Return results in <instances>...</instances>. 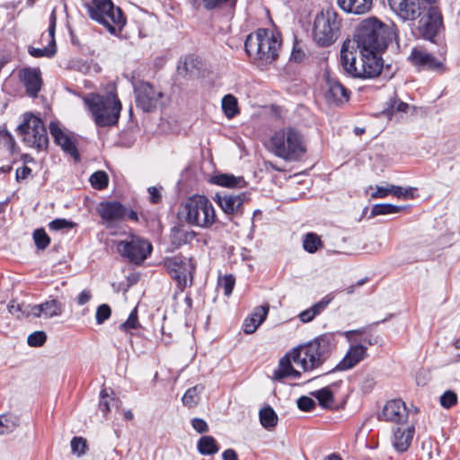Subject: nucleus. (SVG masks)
<instances>
[{
    "instance_id": "0e129e2a",
    "label": "nucleus",
    "mask_w": 460,
    "mask_h": 460,
    "mask_svg": "<svg viewBox=\"0 0 460 460\" xmlns=\"http://www.w3.org/2000/svg\"><path fill=\"white\" fill-rule=\"evenodd\" d=\"M324 460H342L339 455L332 454L324 458Z\"/></svg>"
},
{
    "instance_id": "4d7b16f0",
    "label": "nucleus",
    "mask_w": 460,
    "mask_h": 460,
    "mask_svg": "<svg viewBox=\"0 0 460 460\" xmlns=\"http://www.w3.org/2000/svg\"><path fill=\"white\" fill-rule=\"evenodd\" d=\"M149 199L152 203H158L161 200L160 190L155 187L148 188Z\"/></svg>"
},
{
    "instance_id": "a211bd4d",
    "label": "nucleus",
    "mask_w": 460,
    "mask_h": 460,
    "mask_svg": "<svg viewBox=\"0 0 460 460\" xmlns=\"http://www.w3.org/2000/svg\"><path fill=\"white\" fill-rule=\"evenodd\" d=\"M415 435L414 424L399 425L393 430L391 438L394 448L400 453L405 452L410 447Z\"/></svg>"
},
{
    "instance_id": "5701e85b",
    "label": "nucleus",
    "mask_w": 460,
    "mask_h": 460,
    "mask_svg": "<svg viewBox=\"0 0 460 460\" xmlns=\"http://www.w3.org/2000/svg\"><path fill=\"white\" fill-rule=\"evenodd\" d=\"M49 131L57 145L60 146L66 153L69 154L75 160L79 158V154L75 145L57 122H50Z\"/></svg>"
},
{
    "instance_id": "a878e982",
    "label": "nucleus",
    "mask_w": 460,
    "mask_h": 460,
    "mask_svg": "<svg viewBox=\"0 0 460 460\" xmlns=\"http://www.w3.org/2000/svg\"><path fill=\"white\" fill-rule=\"evenodd\" d=\"M269 309V305L256 307L252 314L244 320L243 332L247 334L253 333L266 319Z\"/></svg>"
},
{
    "instance_id": "680f3d73",
    "label": "nucleus",
    "mask_w": 460,
    "mask_h": 460,
    "mask_svg": "<svg viewBox=\"0 0 460 460\" xmlns=\"http://www.w3.org/2000/svg\"><path fill=\"white\" fill-rule=\"evenodd\" d=\"M367 281V279H362L358 280L355 285L349 286V287L346 288V292H347V294H349V295L353 294V293H354V291H355V288H356V287H361V286H363Z\"/></svg>"
},
{
    "instance_id": "49530a36",
    "label": "nucleus",
    "mask_w": 460,
    "mask_h": 460,
    "mask_svg": "<svg viewBox=\"0 0 460 460\" xmlns=\"http://www.w3.org/2000/svg\"><path fill=\"white\" fill-rule=\"evenodd\" d=\"M456 402L457 396L453 391H447L440 397V403L446 409L451 408L456 403Z\"/></svg>"
},
{
    "instance_id": "1a4fd4ad",
    "label": "nucleus",
    "mask_w": 460,
    "mask_h": 460,
    "mask_svg": "<svg viewBox=\"0 0 460 460\" xmlns=\"http://www.w3.org/2000/svg\"><path fill=\"white\" fill-rule=\"evenodd\" d=\"M341 18L334 9H326L319 13L314 22L313 36L314 41L322 47L334 43L340 35Z\"/></svg>"
},
{
    "instance_id": "20e7f679",
    "label": "nucleus",
    "mask_w": 460,
    "mask_h": 460,
    "mask_svg": "<svg viewBox=\"0 0 460 460\" xmlns=\"http://www.w3.org/2000/svg\"><path fill=\"white\" fill-rule=\"evenodd\" d=\"M84 102L97 127H112L118 123L122 104L114 84H110L104 94L88 93L84 97Z\"/></svg>"
},
{
    "instance_id": "72a5a7b5",
    "label": "nucleus",
    "mask_w": 460,
    "mask_h": 460,
    "mask_svg": "<svg viewBox=\"0 0 460 460\" xmlns=\"http://www.w3.org/2000/svg\"><path fill=\"white\" fill-rule=\"evenodd\" d=\"M322 246L323 242L321 237L315 233H308L305 235L303 240V247L306 252L314 253Z\"/></svg>"
},
{
    "instance_id": "de8ad7c7",
    "label": "nucleus",
    "mask_w": 460,
    "mask_h": 460,
    "mask_svg": "<svg viewBox=\"0 0 460 460\" xmlns=\"http://www.w3.org/2000/svg\"><path fill=\"white\" fill-rule=\"evenodd\" d=\"M370 189L374 190L370 194L373 199H383L391 194V184L388 183L385 186L370 187Z\"/></svg>"
},
{
    "instance_id": "5fc2aeb1",
    "label": "nucleus",
    "mask_w": 460,
    "mask_h": 460,
    "mask_svg": "<svg viewBox=\"0 0 460 460\" xmlns=\"http://www.w3.org/2000/svg\"><path fill=\"white\" fill-rule=\"evenodd\" d=\"M191 424L193 429L199 433L206 432L208 429L207 422L202 419L195 418L192 420Z\"/></svg>"
},
{
    "instance_id": "4be33fe9",
    "label": "nucleus",
    "mask_w": 460,
    "mask_h": 460,
    "mask_svg": "<svg viewBox=\"0 0 460 460\" xmlns=\"http://www.w3.org/2000/svg\"><path fill=\"white\" fill-rule=\"evenodd\" d=\"M246 195L244 193L238 195H217V202L227 215H242Z\"/></svg>"
},
{
    "instance_id": "864d4df0",
    "label": "nucleus",
    "mask_w": 460,
    "mask_h": 460,
    "mask_svg": "<svg viewBox=\"0 0 460 460\" xmlns=\"http://www.w3.org/2000/svg\"><path fill=\"white\" fill-rule=\"evenodd\" d=\"M108 394L106 390H102L101 392V401L99 402V409L103 414H107L111 408H110V402L107 400Z\"/></svg>"
},
{
    "instance_id": "79ce46f5",
    "label": "nucleus",
    "mask_w": 460,
    "mask_h": 460,
    "mask_svg": "<svg viewBox=\"0 0 460 460\" xmlns=\"http://www.w3.org/2000/svg\"><path fill=\"white\" fill-rule=\"evenodd\" d=\"M87 445L86 440L82 437H75L71 440L72 453L77 456H82L86 452Z\"/></svg>"
},
{
    "instance_id": "6e6d98bb",
    "label": "nucleus",
    "mask_w": 460,
    "mask_h": 460,
    "mask_svg": "<svg viewBox=\"0 0 460 460\" xmlns=\"http://www.w3.org/2000/svg\"><path fill=\"white\" fill-rule=\"evenodd\" d=\"M0 138L10 147L14 144L12 135L4 128L0 129Z\"/></svg>"
},
{
    "instance_id": "f03ea898",
    "label": "nucleus",
    "mask_w": 460,
    "mask_h": 460,
    "mask_svg": "<svg viewBox=\"0 0 460 460\" xmlns=\"http://www.w3.org/2000/svg\"><path fill=\"white\" fill-rule=\"evenodd\" d=\"M433 0H388L391 10L403 22L418 20L415 33L432 40L442 27V16Z\"/></svg>"
},
{
    "instance_id": "f704fd0d",
    "label": "nucleus",
    "mask_w": 460,
    "mask_h": 460,
    "mask_svg": "<svg viewBox=\"0 0 460 460\" xmlns=\"http://www.w3.org/2000/svg\"><path fill=\"white\" fill-rule=\"evenodd\" d=\"M323 408H330L333 403V394L329 387L322 388L312 394Z\"/></svg>"
},
{
    "instance_id": "7ed1b4c3",
    "label": "nucleus",
    "mask_w": 460,
    "mask_h": 460,
    "mask_svg": "<svg viewBox=\"0 0 460 460\" xmlns=\"http://www.w3.org/2000/svg\"><path fill=\"white\" fill-rule=\"evenodd\" d=\"M281 44L279 32L270 29H258L247 36L244 47L252 62L264 67L277 60Z\"/></svg>"
},
{
    "instance_id": "58836bf2",
    "label": "nucleus",
    "mask_w": 460,
    "mask_h": 460,
    "mask_svg": "<svg viewBox=\"0 0 460 460\" xmlns=\"http://www.w3.org/2000/svg\"><path fill=\"white\" fill-rule=\"evenodd\" d=\"M108 176L102 171L95 172L90 178L91 184L97 190H102L108 185Z\"/></svg>"
},
{
    "instance_id": "69168bd1",
    "label": "nucleus",
    "mask_w": 460,
    "mask_h": 460,
    "mask_svg": "<svg viewBox=\"0 0 460 460\" xmlns=\"http://www.w3.org/2000/svg\"><path fill=\"white\" fill-rule=\"evenodd\" d=\"M124 418L126 420H131L134 418L133 412L131 411H124Z\"/></svg>"
},
{
    "instance_id": "bf43d9fd",
    "label": "nucleus",
    "mask_w": 460,
    "mask_h": 460,
    "mask_svg": "<svg viewBox=\"0 0 460 460\" xmlns=\"http://www.w3.org/2000/svg\"><path fill=\"white\" fill-rule=\"evenodd\" d=\"M91 297H92V295H91L90 291L84 290L79 294V296L77 297V302L79 305H83L88 303L90 301Z\"/></svg>"
},
{
    "instance_id": "dca6fc26",
    "label": "nucleus",
    "mask_w": 460,
    "mask_h": 460,
    "mask_svg": "<svg viewBox=\"0 0 460 460\" xmlns=\"http://www.w3.org/2000/svg\"><path fill=\"white\" fill-rule=\"evenodd\" d=\"M163 93L148 83L141 84L136 89V103L145 112L155 111L159 104Z\"/></svg>"
},
{
    "instance_id": "09e8293b",
    "label": "nucleus",
    "mask_w": 460,
    "mask_h": 460,
    "mask_svg": "<svg viewBox=\"0 0 460 460\" xmlns=\"http://www.w3.org/2000/svg\"><path fill=\"white\" fill-rule=\"evenodd\" d=\"M391 195H394L399 199H406L409 197H412V190L403 189L402 187L391 184Z\"/></svg>"
},
{
    "instance_id": "cd10ccee",
    "label": "nucleus",
    "mask_w": 460,
    "mask_h": 460,
    "mask_svg": "<svg viewBox=\"0 0 460 460\" xmlns=\"http://www.w3.org/2000/svg\"><path fill=\"white\" fill-rule=\"evenodd\" d=\"M333 298V295H327L310 308H307L305 311L301 312L298 315L299 319L303 323L311 322L316 315L321 314L327 307V305L332 301Z\"/></svg>"
},
{
    "instance_id": "393cba45",
    "label": "nucleus",
    "mask_w": 460,
    "mask_h": 460,
    "mask_svg": "<svg viewBox=\"0 0 460 460\" xmlns=\"http://www.w3.org/2000/svg\"><path fill=\"white\" fill-rule=\"evenodd\" d=\"M324 91L325 99L330 103L339 104L349 100L347 89L335 79H326Z\"/></svg>"
},
{
    "instance_id": "6e6552de",
    "label": "nucleus",
    "mask_w": 460,
    "mask_h": 460,
    "mask_svg": "<svg viewBox=\"0 0 460 460\" xmlns=\"http://www.w3.org/2000/svg\"><path fill=\"white\" fill-rule=\"evenodd\" d=\"M179 217L189 225L203 228L210 227L216 221V212L211 201L201 195L189 198L181 205Z\"/></svg>"
},
{
    "instance_id": "e433bc0d",
    "label": "nucleus",
    "mask_w": 460,
    "mask_h": 460,
    "mask_svg": "<svg viewBox=\"0 0 460 460\" xmlns=\"http://www.w3.org/2000/svg\"><path fill=\"white\" fill-rule=\"evenodd\" d=\"M404 209V207L395 206L392 204H376L373 206L371 209V214L373 216L379 215H386V214H394L400 213Z\"/></svg>"
},
{
    "instance_id": "ddd939ff",
    "label": "nucleus",
    "mask_w": 460,
    "mask_h": 460,
    "mask_svg": "<svg viewBox=\"0 0 460 460\" xmlns=\"http://www.w3.org/2000/svg\"><path fill=\"white\" fill-rule=\"evenodd\" d=\"M164 265L171 277L177 280L181 290L192 283L195 265L191 259L182 256L167 258Z\"/></svg>"
},
{
    "instance_id": "37998d69",
    "label": "nucleus",
    "mask_w": 460,
    "mask_h": 460,
    "mask_svg": "<svg viewBox=\"0 0 460 460\" xmlns=\"http://www.w3.org/2000/svg\"><path fill=\"white\" fill-rule=\"evenodd\" d=\"M139 326L138 319H137V311L135 308L129 314L128 320L120 324V329L122 331L128 332L129 330L137 329Z\"/></svg>"
},
{
    "instance_id": "c03bdc74",
    "label": "nucleus",
    "mask_w": 460,
    "mask_h": 460,
    "mask_svg": "<svg viewBox=\"0 0 460 460\" xmlns=\"http://www.w3.org/2000/svg\"><path fill=\"white\" fill-rule=\"evenodd\" d=\"M111 314V309L108 305L103 304V305H99L97 307L96 314H95L97 323L98 324L103 323L107 319L110 318Z\"/></svg>"
},
{
    "instance_id": "ea45409f",
    "label": "nucleus",
    "mask_w": 460,
    "mask_h": 460,
    "mask_svg": "<svg viewBox=\"0 0 460 460\" xmlns=\"http://www.w3.org/2000/svg\"><path fill=\"white\" fill-rule=\"evenodd\" d=\"M234 278L232 275H226L218 279L217 287L223 288L225 295L229 296L234 289Z\"/></svg>"
},
{
    "instance_id": "c85d7f7f",
    "label": "nucleus",
    "mask_w": 460,
    "mask_h": 460,
    "mask_svg": "<svg viewBox=\"0 0 460 460\" xmlns=\"http://www.w3.org/2000/svg\"><path fill=\"white\" fill-rule=\"evenodd\" d=\"M212 182L227 188H241L245 184V181L243 177H235L231 174L215 175L212 179Z\"/></svg>"
},
{
    "instance_id": "423d86ee",
    "label": "nucleus",
    "mask_w": 460,
    "mask_h": 460,
    "mask_svg": "<svg viewBox=\"0 0 460 460\" xmlns=\"http://www.w3.org/2000/svg\"><path fill=\"white\" fill-rule=\"evenodd\" d=\"M349 48L353 49V46L348 40L343 43L341 50V62L348 74L359 78H374L380 75L383 63L378 54L381 51L358 49L359 60L357 61Z\"/></svg>"
},
{
    "instance_id": "a18cd8bd",
    "label": "nucleus",
    "mask_w": 460,
    "mask_h": 460,
    "mask_svg": "<svg viewBox=\"0 0 460 460\" xmlns=\"http://www.w3.org/2000/svg\"><path fill=\"white\" fill-rule=\"evenodd\" d=\"M47 339V335L44 332H34L28 337V344L31 347L42 346Z\"/></svg>"
},
{
    "instance_id": "c9c22d12",
    "label": "nucleus",
    "mask_w": 460,
    "mask_h": 460,
    "mask_svg": "<svg viewBox=\"0 0 460 460\" xmlns=\"http://www.w3.org/2000/svg\"><path fill=\"white\" fill-rule=\"evenodd\" d=\"M202 389L201 386L198 385L189 388L182 397V403L189 408L196 406L199 402V394Z\"/></svg>"
},
{
    "instance_id": "2eb2a0df",
    "label": "nucleus",
    "mask_w": 460,
    "mask_h": 460,
    "mask_svg": "<svg viewBox=\"0 0 460 460\" xmlns=\"http://www.w3.org/2000/svg\"><path fill=\"white\" fill-rule=\"evenodd\" d=\"M117 250L130 261L140 263L151 253L152 245L146 240L132 236L130 241L119 242Z\"/></svg>"
},
{
    "instance_id": "473e14b6",
    "label": "nucleus",
    "mask_w": 460,
    "mask_h": 460,
    "mask_svg": "<svg viewBox=\"0 0 460 460\" xmlns=\"http://www.w3.org/2000/svg\"><path fill=\"white\" fill-rule=\"evenodd\" d=\"M19 425V418L12 415L5 414L0 416V435L9 434L13 432Z\"/></svg>"
},
{
    "instance_id": "9d476101",
    "label": "nucleus",
    "mask_w": 460,
    "mask_h": 460,
    "mask_svg": "<svg viewBox=\"0 0 460 460\" xmlns=\"http://www.w3.org/2000/svg\"><path fill=\"white\" fill-rule=\"evenodd\" d=\"M359 331H348L344 332L349 347L342 359L335 367L336 370L347 371L358 366L360 362L368 357V346L376 343L375 339L371 337H360Z\"/></svg>"
},
{
    "instance_id": "f3484780",
    "label": "nucleus",
    "mask_w": 460,
    "mask_h": 460,
    "mask_svg": "<svg viewBox=\"0 0 460 460\" xmlns=\"http://www.w3.org/2000/svg\"><path fill=\"white\" fill-rule=\"evenodd\" d=\"M410 411L405 402L400 399L388 401L378 416L380 420L394 424H406Z\"/></svg>"
},
{
    "instance_id": "6ab92c4d",
    "label": "nucleus",
    "mask_w": 460,
    "mask_h": 460,
    "mask_svg": "<svg viewBox=\"0 0 460 460\" xmlns=\"http://www.w3.org/2000/svg\"><path fill=\"white\" fill-rule=\"evenodd\" d=\"M55 29H56V14L54 12L49 16V25L47 34H42L41 40L47 41L48 46L44 48H33L29 49V53L35 58L40 57H52L56 53L55 44Z\"/></svg>"
},
{
    "instance_id": "9b49d317",
    "label": "nucleus",
    "mask_w": 460,
    "mask_h": 460,
    "mask_svg": "<svg viewBox=\"0 0 460 460\" xmlns=\"http://www.w3.org/2000/svg\"><path fill=\"white\" fill-rule=\"evenodd\" d=\"M84 4L90 17L106 27L112 34L116 32V27L124 24L120 8L115 7L111 0H84Z\"/></svg>"
},
{
    "instance_id": "338daca9",
    "label": "nucleus",
    "mask_w": 460,
    "mask_h": 460,
    "mask_svg": "<svg viewBox=\"0 0 460 460\" xmlns=\"http://www.w3.org/2000/svg\"><path fill=\"white\" fill-rule=\"evenodd\" d=\"M185 303L189 308H190L192 306V300L190 296L185 297Z\"/></svg>"
},
{
    "instance_id": "f257e3e1",
    "label": "nucleus",
    "mask_w": 460,
    "mask_h": 460,
    "mask_svg": "<svg viewBox=\"0 0 460 460\" xmlns=\"http://www.w3.org/2000/svg\"><path fill=\"white\" fill-rule=\"evenodd\" d=\"M335 344L334 335L326 333L307 344L294 349L280 359L278 369L273 373V378L281 380L288 376L299 377L300 372L292 366V363L304 371L319 367L329 358Z\"/></svg>"
},
{
    "instance_id": "3c124183",
    "label": "nucleus",
    "mask_w": 460,
    "mask_h": 460,
    "mask_svg": "<svg viewBox=\"0 0 460 460\" xmlns=\"http://www.w3.org/2000/svg\"><path fill=\"white\" fill-rule=\"evenodd\" d=\"M26 306L27 305H20L14 301H12L10 302V304L8 305V311L15 315L17 318L21 317V316H25L26 317V314L24 313V310L26 309Z\"/></svg>"
},
{
    "instance_id": "c756f323",
    "label": "nucleus",
    "mask_w": 460,
    "mask_h": 460,
    "mask_svg": "<svg viewBox=\"0 0 460 460\" xmlns=\"http://www.w3.org/2000/svg\"><path fill=\"white\" fill-rule=\"evenodd\" d=\"M222 110L228 119H233L239 113L237 98L233 94H226L222 99Z\"/></svg>"
},
{
    "instance_id": "e2e57ef3",
    "label": "nucleus",
    "mask_w": 460,
    "mask_h": 460,
    "mask_svg": "<svg viewBox=\"0 0 460 460\" xmlns=\"http://www.w3.org/2000/svg\"><path fill=\"white\" fill-rule=\"evenodd\" d=\"M408 108V104L405 102H400L398 106L396 107V110L399 111H405Z\"/></svg>"
},
{
    "instance_id": "412c9836",
    "label": "nucleus",
    "mask_w": 460,
    "mask_h": 460,
    "mask_svg": "<svg viewBox=\"0 0 460 460\" xmlns=\"http://www.w3.org/2000/svg\"><path fill=\"white\" fill-rule=\"evenodd\" d=\"M411 62L416 66L425 69L440 71L443 70L444 65L438 61L432 55L421 48H414L410 56Z\"/></svg>"
},
{
    "instance_id": "4c0bfd02",
    "label": "nucleus",
    "mask_w": 460,
    "mask_h": 460,
    "mask_svg": "<svg viewBox=\"0 0 460 460\" xmlns=\"http://www.w3.org/2000/svg\"><path fill=\"white\" fill-rule=\"evenodd\" d=\"M202 2L204 7L208 10L221 7H228L234 9L237 0H202Z\"/></svg>"
},
{
    "instance_id": "603ef678",
    "label": "nucleus",
    "mask_w": 460,
    "mask_h": 460,
    "mask_svg": "<svg viewBox=\"0 0 460 460\" xmlns=\"http://www.w3.org/2000/svg\"><path fill=\"white\" fill-rule=\"evenodd\" d=\"M49 228L52 230H60L64 228H72L74 226V224L70 221H67L66 219H55L51 221L49 225Z\"/></svg>"
},
{
    "instance_id": "7c9ffc66",
    "label": "nucleus",
    "mask_w": 460,
    "mask_h": 460,
    "mask_svg": "<svg viewBox=\"0 0 460 460\" xmlns=\"http://www.w3.org/2000/svg\"><path fill=\"white\" fill-rule=\"evenodd\" d=\"M198 450L201 455H214L218 452L219 447L211 436H203L198 442Z\"/></svg>"
},
{
    "instance_id": "39448f33",
    "label": "nucleus",
    "mask_w": 460,
    "mask_h": 460,
    "mask_svg": "<svg viewBox=\"0 0 460 460\" xmlns=\"http://www.w3.org/2000/svg\"><path fill=\"white\" fill-rule=\"evenodd\" d=\"M395 37L394 24H385L376 17H370L358 25L354 43L358 49L363 51H384Z\"/></svg>"
},
{
    "instance_id": "774afa93",
    "label": "nucleus",
    "mask_w": 460,
    "mask_h": 460,
    "mask_svg": "<svg viewBox=\"0 0 460 460\" xmlns=\"http://www.w3.org/2000/svg\"><path fill=\"white\" fill-rule=\"evenodd\" d=\"M454 346L456 349H460V340H456L454 343Z\"/></svg>"
},
{
    "instance_id": "f8f14e48",
    "label": "nucleus",
    "mask_w": 460,
    "mask_h": 460,
    "mask_svg": "<svg viewBox=\"0 0 460 460\" xmlns=\"http://www.w3.org/2000/svg\"><path fill=\"white\" fill-rule=\"evenodd\" d=\"M22 141L31 147L45 150L49 146L47 129L42 120L31 113L23 115V122L17 128Z\"/></svg>"
},
{
    "instance_id": "0eeeda50",
    "label": "nucleus",
    "mask_w": 460,
    "mask_h": 460,
    "mask_svg": "<svg viewBox=\"0 0 460 460\" xmlns=\"http://www.w3.org/2000/svg\"><path fill=\"white\" fill-rule=\"evenodd\" d=\"M270 143L272 153L285 161H297L306 152L303 135L293 128L277 130Z\"/></svg>"
},
{
    "instance_id": "13d9d810",
    "label": "nucleus",
    "mask_w": 460,
    "mask_h": 460,
    "mask_svg": "<svg viewBox=\"0 0 460 460\" xmlns=\"http://www.w3.org/2000/svg\"><path fill=\"white\" fill-rule=\"evenodd\" d=\"M31 170L27 166H22L16 170V179L24 180L31 173Z\"/></svg>"
},
{
    "instance_id": "bb28decb",
    "label": "nucleus",
    "mask_w": 460,
    "mask_h": 460,
    "mask_svg": "<svg viewBox=\"0 0 460 460\" xmlns=\"http://www.w3.org/2000/svg\"><path fill=\"white\" fill-rule=\"evenodd\" d=\"M374 0H337V4L344 12L353 14H365L373 6Z\"/></svg>"
},
{
    "instance_id": "052dcab7",
    "label": "nucleus",
    "mask_w": 460,
    "mask_h": 460,
    "mask_svg": "<svg viewBox=\"0 0 460 460\" xmlns=\"http://www.w3.org/2000/svg\"><path fill=\"white\" fill-rule=\"evenodd\" d=\"M222 456L224 460H238L237 454L233 449H226L224 451Z\"/></svg>"
},
{
    "instance_id": "aec40b11",
    "label": "nucleus",
    "mask_w": 460,
    "mask_h": 460,
    "mask_svg": "<svg viewBox=\"0 0 460 460\" xmlns=\"http://www.w3.org/2000/svg\"><path fill=\"white\" fill-rule=\"evenodd\" d=\"M62 304L58 300L53 299L46 301L40 305H28L24 310V313L26 314V317L33 316L50 318L53 316L60 315L62 314Z\"/></svg>"
},
{
    "instance_id": "a19ab883",
    "label": "nucleus",
    "mask_w": 460,
    "mask_h": 460,
    "mask_svg": "<svg viewBox=\"0 0 460 460\" xmlns=\"http://www.w3.org/2000/svg\"><path fill=\"white\" fill-rule=\"evenodd\" d=\"M33 239L37 247L40 250L45 249L50 243V238L43 229H37L33 233Z\"/></svg>"
},
{
    "instance_id": "2f4dec72",
    "label": "nucleus",
    "mask_w": 460,
    "mask_h": 460,
    "mask_svg": "<svg viewBox=\"0 0 460 460\" xmlns=\"http://www.w3.org/2000/svg\"><path fill=\"white\" fill-rule=\"evenodd\" d=\"M260 421L263 428L271 429L278 423V415L271 407H265L260 411Z\"/></svg>"
},
{
    "instance_id": "b1692460",
    "label": "nucleus",
    "mask_w": 460,
    "mask_h": 460,
    "mask_svg": "<svg viewBox=\"0 0 460 460\" xmlns=\"http://www.w3.org/2000/svg\"><path fill=\"white\" fill-rule=\"evenodd\" d=\"M19 77L30 96L35 97L41 87L40 71L38 68L26 67L19 72Z\"/></svg>"
},
{
    "instance_id": "4468645a",
    "label": "nucleus",
    "mask_w": 460,
    "mask_h": 460,
    "mask_svg": "<svg viewBox=\"0 0 460 460\" xmlns=\"http://www.w3.org/2000/svg\"><path fill=\"white\" fill-rule=\"evenodd\" d=\"M98 213L106 227H113L117 222L126 217L131 221H137V215L133 210H128L118 201H103L98 207Z\"/></svg>"
},
{
    "instance_id": "8fccbe9b",
    "label": "nucleus",
    "mask_w": 460,
    "mask_h": 460,
    "mask_svg": "<svg viewBox=\"0 0 460 460\" xmlns=\"http://www.w3.org/2000/svg\"><path fill=\"white\" fill-rule=\"evenodd\" d=\"M315 405V402L312 398L307 396H301L297 400L298 408L304 411H310L314 410Z\"/></svg>"
}]
</instances>
